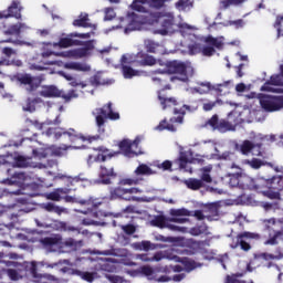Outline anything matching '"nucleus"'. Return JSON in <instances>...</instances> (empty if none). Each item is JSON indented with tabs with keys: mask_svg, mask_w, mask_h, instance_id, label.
<instances>
[{
	"mask_svg": "<svg viewBox=\"0 0 283 283\" xmlns=\"http://www.w3.org/2000/svg\"><path fill=\"white\" fill-rule=\"evenodd\" d=\"M145 24L158 25L156 33L161 34V36H167V34H174L176 32V19L171 13L163 12H150L146 15H140L133 13L130 20H128V27L125 28V34L134 32L135 30H140Z\"/></svg>",
	"mask_w": 283,
	"mask_h": 283,
	"instance_id": "nucleus-1",
	"label": "nucleus"
},
{
	"mask_svg": "<svg viewBox=\"0 0 283 283\" xmlns=\"http://www.w3.org/2000/svg\"><path fill=\"white\" fill-rule=\"evenodd\" d=\"M196 74V70L191 62H171L167 70H156L151 76L153 83L157 85H165L168 81L174 83L175 81H181V83H188Z\"/></svg>",
	"mask_w": 283,
	"mask_h": 283,
	"instance_id": "nucleus-2",
	"label": "nucleus"
},
{
	"mask_svg": "<svg viewBox=\"0 0 283 283\" xmlns=\"http://www.w3.org/2000/svg\"><path fill=\"white\" fill-rule=\"evenodd\" d=\"M39 243L46 253H72V251H78L83 247L82 240L76 241L72 238L63 240V235L59 233L41 238Z\"/></svg>",
	"mask_w": 283,
	"mask_h": 283,
	"instance_id": "nucleus-3",
	"label": "nucleus"
},
{
	"mask_svg": "<svg viewBox=\"0 0 283 283\" xmlns=\"http://www.w3.org/2000/svg\"><path fill=\"white\" fill-rule=\"evenodd\" d=\"M158 101L163 109H174V114L179 116L170 118L169 123H167L166 119L161 120L156 129H158V132H164V129H167L168 132H176V125H174V123L182 125L185 120V108H178L179 103L176 97H167V95L160 92L158 93Z\"/></svg>",
	"mask_w": 283,
	"mask_h": 283,
	"instance_id": "nucleus-4",
	"label": "nucleus"
},
{
	"mask_svg": "<svg viewBox=\"0 0 283 283\" xmlns=\"http://www.w3.org/2000/svg\"><path fill=\"white\" fill-rule=\"evenodd\" d=\"M240 125V114L232 111L228 114L227 118H221L218 114H214L206 120L203 127L211 129L212 132H219L220 134H227V132H235Z\"/></svg>",
	"mask_w": 283,
	"mask_h": 283,
	"instance_id": "nucleus-5",
	"label": "nucleus"
},
{
	"mask_svg": "<svg viewBox=\"0 0 283 283\" xmlns=\"http://www.w3.org/2000/svg\"><path fill=\"white\" fill-rule=\"evenodd\" d=\"M263 231H268L269 237L263 241L265 247H276L280 244V238L283 235V217L281 218H265L260 220Z\"/></svg>",
	"mask_w": 283,
	"mask_h": 283,
	"instance_id": "nucleus-6",
	"label": "nucleus"
},
{
	"mask_svg": "<svg viewBox=\"0 0 283 283\" xmlns=\"http://www.w3.org/2000/svg\"><path fill=\"white\" fill-rule=\"evenodd\" d=\"M45 135L53 136L55 140H59L61 136H67L71 143H76V140H83V143H94V140H98V138H101L98 135L84 136L83 134L76 132L74 128H69L65 130L64 128L50 127L46 129Z\"/></svg>",
	"mask_w": 283,
	"mask_h": 283,
	"instance_id": "nucleus-7",
	"label": "nucleus"
},
{
	"mask_svg": "<svg viewBox=\"0 0 283 283\" xmlns=\"http://www.w3.org/2000/svg\"><path fill=\"white\" fill-rule=\"evenodd\" d=\"M112 105V102H108L103 107L96 108L93 112V116H95V123L99 134H105V123H107V120H118L120 118V114L114 112Z\"/></svg>",
	"mask_w": 283,
	"mask_h": 283,
	"instance_id": "nucleus-8",
	"label": "nucleus"
},
{
	"mask_svg": "<svg viewBox=\"0 0 283 283\" xmlns=\"http://www.w3.org/2000/svg\"><path fill=\"white\" fill-rule=\"evenodd\" d=\"M176 249L157 251L153 255L147 253L136 254V260H140L142 262H161V260H171L174 262H179L181 264H187V258L181 259L180 256L174 254L176 253Z\"/></svg>",
	"mask_w": 283,
	"mask_h": 283,
	"instance_id": "nucleus-9",
	"label": "nucleus"
},
{
	"mask_svg": "<svg viewBox=\"0 0 283 283\" xmlns=\"http://www.w3.org/2000/svg\"><path fill=\"white\" fill-rule=\"evenodd\" d=\"M39 96H42V98H63L66 103H70L72 98H78V94L75 90L65 93L56 85H43L39 91Z\"/></svg>",
	"mask_w": 283,
	"mask_h": 283,
	"instance_id": "nucleus-10",
	"label": "nucleus"
},
{
	"mask_svg": "<svg viewBox=\"0 0 283 283\" xmlns=\"http://www.w3.org/2000/svg\"><path fill=\"white\" fill-rule=\"evenodd\" d=\"M258 101L263 112L273 113L283 109V95L259 93Z\"/></svg>",
	"mask_w": 283,
	"mask_h": 283,
	"instance_id": "nucleus-11",
	"label": "nucleus"
},
{
	"mask_svg": "<svg viewBox=\"0 0 283 283\" xmlns=\"http://www.w3.org/2000/svg\"><path fill=\"white\" fill-rule=\"evenodd\" d=\"M248 240H262V234L249 231L240 232L230 243V249H238V247H240L241 251L248 253V251H251L252 249L251 243H249Z\"/></svg>",
	"mask_w": 283,
	"mask_h": 283,
	"instance_id": "nucleus-12",
	"label": "nucleus"
},
{
	"mask_svg": "<svg viewBox=\"0 0 283 283\" xmlns=\"http://www.w3.org/2000/svg\"><path fill=\"white\" fill-rule=\"evenodd\" d=\"M262 143L251 142L249 139L243 140L241 144H235L234 149L242 156H264Z\"/></svg>",
	"mask_w": 283,
	"mask_h": 283,
	"instance_id": "nucleus-13",
	"label": "nucleus"
},
{
	"mask_svg": "<svg viewBox=\"0 0 283 283\" xmlns=\"http://www.w3.org/2000/svg\"><path fill=\"white\" fill-rule=\"evenodd\" d=\"M143 140L142 136H137L134 142L129 139H123L118 143V148L126 158H134V156H140L143 150H140V143Z\"/></svg>",
	"mask_w": 283,
	"mask_h": 283,
	"instance_id": "nucleus-14",
	"label": "nucleus"
},
{
	"mask_svg": "<svg viewBox=\"0 0 283 283\" xmlns=\"http://www.w3.org/2000/svg\"><path fill=\"white\" fill-rule=\"evenodd\" d=\"M270 260H283V253L281 248H276L275 253H268V252H259L254 253L253 258L250 260L248 264V269L251 270L258 266H264V262H269Z\"/></svg>",
	"mask_w": 283,
	"mask_h": 283,
	"instance_id": "nucleus-15",
	"label": "nucleus"
},
{
	"mask_svg": "<svg viewBox=\"0 0 283 283\" xmlns=\"http://www.w3.org/2000/svg\"><path fill=\"white\" fill-rule=\"evenodd\" d=\"M82 45H84V48L56 53V55L62 56L63 59H85V56H90L92 50H94V40L82 42Z\"/></svg>",
	"mask_w": 283,
	"mask_h": 283,
	"instance_id": "nucleus-16",
	"label": "nucleus"
},
{
	"mask_svg": "<svg viewBox=\"0 0 283 283\" xmlns=\"http://www.w3.org/2000/svg\"><path fill=\"white\" fill-rule=\"evenodd\" d=\"M12 81H15V83H19V85H23L24 90L29 92V94L36 92V90L41 87V80L30 74L13 75Z\"/></svg>",
	"mask_w": 283,
	"mask_h": 283,
	"instance_id": "nucleus-17",
	"label": "nucleus"
},
{
	"mask_svg": "<svg viewBox=\"0 0 283 283\" xmlns=\"http://www.w3.org/2000/svg\"><path fill=\"white\" fill-rule=\"evenodd\" d=\"M21 12H23V6L19 0H13L6 10L0 11V19H17L21 21L23 19Z\"/></svg>",
	"mask_w": 283,
	"mask_h": 283,
	"instance_id": "nucleus-18",
	"label": "nucleus"
},
{
	"mask_svg": "<svg viewBox=\"0 0 283 283\" xmlns=\"http://www.w3.org/2000/svg\"><path fill=\"white\" fill-rule=\"evenodd\" d=\"M127 196V188L123 187H116L111 190V199L112 200H128V201H137V202H154L156 200V197H149V198H138V197H125Z\"/></svg>",
	"mask_w": 283,
	"mask_h": 283,
	"instance_id": "nucleus-19",
	"label": "nucleus"
},
{
	"mask_svg": "<svg viewBox=\"0 0 283 283\" xmlns=\"http://www.w3.org/2000/svg\"><path fill=\"white\" fill-rule=\"evenodd\" d=\"M283 76L274 74L260 88L261 92H272L273 94H283Z\"/></svg>",
	"mask_w": 283,
	"mask_h": 283,
	"instance_id": "nucleus-20",
	"label": "nucleus"
},
{
	"mask_svg": "<svg viewBox=\"0 0 283 283\" xmlns=\"http://www.w3.org/2000/svg\"><path fill=\"white\" fill-rule=\"evenodd\" d=\"M10 171L11 169L8 168L4 172L7 178H0L1 185H9L10 187H12V185H15V187H19L21 189L23 185H25V180H28V175H25L24 172H14L13 175H11ZM9 176H11V178Z\"/></svg>",
	"mask_w": 283,
	"mask_h": 283,
	"instance_id": "nucleus-21",
	"label": "nucleus"
},
{
	"mask_svg": "<svg viewBox=\"0 0 283 283\" xmlns=\"http://www.w3.org/2000/svg\"><path fill=\"white\" fill-rule=\"evenodd\" d=\"M166 1L169 0H134L130 8L132 10H135V12L147 13V8H145V6L160 9L163 6H165Z\"/></svg>",
	"mask_w": 283,
	"mask_h": 283,
	"instance_id": "nucleus-22",
	"label": "nucleus"
},
{
	"mask_svg": "<svg viewBox=\"0 0 283 283\" xmlns=\"http://www.w3.org/2000/svg\"><path fill=\"white\" fill-rule=\"evenodd\" d=\"M136 63V57L129 54H124L120 59L122 72L124 78H134L138 76V71L132 69L128 65H134Z\"/></svg>",
	"mask_w": 283,
	"mask_h": 283,
	"instance_id": "nucleus-23",
	"label": "nucleus"
},
{
	"mask_svg": "<svg viewBox=\"0 0 283 283\" xmlns=\"http://www.w3.org/2000/svg\"><path fill=\"white\" fill-rule=\"evenodd\" d=\"M117 174L114 170V166L101 165L98 171L97 185H112V178H116Z\"/></svg>",
	"mask_w": 283,
	"mask_h": 283,
	"instance_id": "nucleus-24",
	"label": "nucleus"
},
{
	"mask_svg": "<svg viewBox=\"0 0 283 283\" xmlns=\"http://www.w3.org/2000/svg\"><path fill=\"white\" fill-rule=\"evenodd\" d=\"M77 205L85 207L87 210L82 211V213L87 214L92 213V211H95V209H98V207L103 205V201H98V199H95L94 197H87L86 199L78 197Z\"/></svg>",
	"mask_w": 283,
	"mask_h": 283,
	"instance_id": "nucleus-25",
	"label": "nucleus"
},
{
	"mask_svg": "<svg viewBox=\"0 0 283 283\" xmlns=\"http://www.w3.org/2000/svg\"><path fill=\"white\" fill-rule=\"evenodd\" d=\"M96 255H112L113 258H129V250L125 248L111 247L108 250H97Z\"/></svg>",
	"mask_w": 283,
	"mask_h": 283,
	"instance_id": "nucleus-26",
	"label": "nucleus"
},
{
	"mask_svg": "<svg viewBox=\"0 0 283 283\" xmlns=\"http://www.w3.org/2000/svg\"><path fill=\"white\" fill-rule=\"evenodd\" d=\"M156 63H158V60H156L154 55H149L144 52H139L136 54V57H135L136 65H140L142 67H145V66L156 65Z\"/></svg>",
	"mask_w": 283,
	"mask_h": 283,
	"instance_id": "nucleus-27",
	"label": "nucleus"
},
{
	"mask_svg": "<svg viewBox=\"0 0 283 283\" xmlns=\"http://www.w3.org/2000/svg\"><path fill=\"white\" fill-rule=\"evenodd\" d=\"M30 30V25L25 22H18L15 24H11L6 31L4 34L7 36H20L22 32H28Z\"/></svg>",
	"mask_w": 283,
	"mask_h": 283,
	"instance_id": "nucleus-28",
	"label": "nucleus"
},
{
	"mask_svg": "<svg viewBox=\"0 0 283 283\" xmlns=\"http://www.w3.org/2000/svg\"><path fill=\"white\" fill-rule=\"evenodd\" d=\"M31 275L33 277V282L35 283H56L59 279L51 274H41L36 272V268L31 269Z\"/></svg>",
	"mask_w": 283,
	"mask_h": 283,
	"instance_id": "nucleus-29",
	"label": "nucleus"
},
{
	"mask_svg": "<svg viewBox=\"0 0 283 283\" xmlns=\"http://www.w3.org/2000/svg\"><path fill=\"white\" fill-rule=\"evenodd\" d=\"M56 178H59L60 180H65L69 187H74L75 185H78V182H87V177L83 172L75 177L59 174Z\"/></svg>",
	"mask_w": 283,
	"mask_h": 283,
	"instance_id": "nucleus-30",
	"label": "nucleus"
},
{
	"mask_svg": "<svg viewBox=\"0 0 283 283\" xmlns=\"http://www.w3.org/2000/svg\"><path fill=\"white\" fill-rule=\"evenodd\" d=\"M63 67L74 72H92V66L87 62H66Z\"/></svg>",
	"mask_w": 283,
	"mask_h": 283,
	"instance_id": "nucleus-31",
	"label": "nucleus"
},
{
	"mask_svg": "<svg viewBox=\"0 0 283 283\" xmlns=\"http://www.w3.org/2000/svg\"><path fill=\"white\" fill-rule=\"evenodd\" d=\"M144 46L150 54H165V46L154 40H145Z\"/></svg>",
	"mask_w": 283,
	"mask_h": 283,
	"instance_id": "nucleus-32",
	"label": "nucleus"
},
{
	"mask_svg": "<svg viewBox=\"0 0 283 283\" xmlns=\"http://www.w3.org/2000/svg\"><path fill=\"white\" fill-rule=\"evenodd\" d=\"M255 191H259L260 193L264 195L265 198H269L270 200H281L282 195H280L281 190H275L273 188H268L266 186H260V188H253Z\"/></svg>",
	"mask_w": 283,
	"mask_h": 283,
	"instance_id": "nucleus-33",
	"label": "nucleus"
},
{
	"mask_svg": "<svg viewBox=\"0 0 283 283\" xmlns=\"http://www.w3.org/2000/svg\"><path fill=\"white\" fill-rule=\"evenodd\" d=\"M196 160L193 158V150L187 149V150H181L179 155V167L180 169H187V165L193 163Z\"/></svg>",
	"mask_w": 283,
	"mask_h": 283,
	"instance_id": "nucleus-34",
	"label": "nucleus"
},
{
	"mask_svg": "<svg viewBox=\"0 0 283 283\" xmlns=\"http://www.w3.org/2000/svg\"><path fill=\"white\" fill-rule=\"evenodd\" d=\"M42 209L49 213H56V216H63V213H70V210L65 207H60L54 202L42 203Z\"/></svg>",
	"mask_w": 283,
	"mask_h": 283,
	"instance_id": "nucleus-35",
	"label": "nucleus"
},
{
	"mask_svg": "<svg viewBox=\"0 0 283 283\" xmlns=\"http://www.w3.org/2000/svg\"><path fill=\"white\" fill-rule=\"evenodd\" d=\"M71 275H77V277H81V280H83L84 282L92 283L98 277V272L72 270Z\"/></svg>",
	"mask_w": 283,
	"mask_h": 283,
	"instance_id": "nucleus-36",
	"label": "nucleus"
},
{
	"mask_svg": "<svg viewBox=\"0 0 283 283\" xmlns=\"http://www.w3.org/2000/svg\"><path fill=\"white\" fill-rule=\"evenodd\" d=\"M75 28H92L96 30V24L90 23V15L87 13H81L78 19L73 21Z\"/></svg>",
	"mask_w": 283,
	"mask_h": 283,
	"instance_id": "nucleus-37",
	"label": "nucleus"
},
{
	"mask_svg": "<svg viewBox=\"0 0 283 283\" xmlns=\"http://www.w3.org/2000/svg\"><path fill=\"white\" fill-rule=\"evenodd\" d=\"M72 189L70 188H57L52 192H49L45 195L46 200H53L54 202H60V200L63 198L62 196H65L70 193Z\"/></svg>",
	"mask_w": 283,
	"mask_h": 283,
	"instance_id": "nucleus-38",
	"label": "nucleus"
},
{
	"mask_svg": "<svg viewBox=\"0 0 283 283\" xmlns=\"http://www.w3.org/2000/svg\"><path fill=\"white\" fill-rule=\"evenodd\" d=\"M75 36H66L61 38L59 43H54V46L59 45V48H72L73 45H83V42L81 40H73Z\"/></svg>",
	"mask_w": 283,
	"mask_h": 283,
	"instance_id": "nucleus-39",
	"label": "nucleus"
},
{
	"mask_svg": "<svg viewBox=\"0 0 283 283\" xmlns=\"http://www.w3.org/2000/svg\"><path fill=\"white\" fill-rule=\"evenodd\" d=\"M184 185H186L187 189H191V191H198L205 187V182L200 179L189 178L184 180Z\"/></svg>",
	"mask_w": 283,
	"mask_h": 283,
	"instance_id": "nucleus-40",
	"label": "nucleus"
},
{
	"mask_svg": "<svg viewBox=\"0 0 283 283\" xmlns=\"http://www.w3.org/2000/svg\"><path fill=\"white\" fill-rule=\"evenodd\" d=\"M135 176L140 177V176H154L156 175V170L151 169L146 164H140L134 171Z\"/></svg>",
	"mask_w": 283,
	"mask_h": 283,
	"instance_id": "nucleus-41",
	"label": "nucleus"
},
{
	"mask_svg": "<svg viewBox=\"0 0 283 283\" xmlns=\"http://www.w3.org/2000/svg\"><path fill=\"white\" fill-rule=\"evenodd\" d=\"M206 43H208V45H210L211 48H217V50H222V48H224V38L223 36L213 38L209 35L208 38H206Z\"/></svg>",
	"mask_w": 283,
	"mask_h": 283,
	"instance_id": "nucleus-42",
	"label": "nucleus"
},
{
	"mask_svg": "<svg viewBox=\"0 0 283 283\" xmlns=\"http://www.w3.org/2000/svg\"><path fill=\"white\" fill-rule=\"evenodd\" d=\"M42 99L40 97H35V98H28L25 104L23 105V111L24 112H35L36 111V105L38 103H41Z\"/></svg>",
	"mask_w": 283,
	"mask_h": 283,
	"instance_id": "nucleus-43",
	"label": "nucleus"
},
{
	"mask_svg": "<svg viewBox=\"0 0 283 283\" xmlns=\"http://www.w3.org/2000/svg\"><path fill=\"white\" fill-rule=\"evenodd\" d=\"M175 6L179 12H187L193 8V2L190 0H179Z\"/></svg>",
	"mask_w": 283,
	"mask_h": 283,
	"instance_id": "nucleus-44",
	"label": "nucleus"
},
{
	"mask_svg": "<svg viewBox=\"0 0 283 283\" xmlns=\"http://www.w3.org/2000/svg\"><path fill=\"white\" fill-rule=\"evenodd\" d=\"M212 169H213V166H211V165L201 168L202 175H201L200 180H202L203 184L205 182H207V184L213 182V179L211 178V175H210Z\"/></svg>",
	"mask_w": 283,
	"mask_h": 283,
	"instance_id": "nucleus-45",
	"label": "nucleus"
},
{
	"mask_svg": "<svg viewBox=\"0 0 283 283\" xmlns=\"http://www.w3.org/2000/svg\"><path fill=\"white\" fill-rule=\"evenodd\" d=\"M171 218H187L191 216V211L186 208L170 209Z\"/></svg>",
	"mask_w": 283,
	"mask_h": 283,
	"instance_id": "nucleus-46",
	"label": "nucleus"
},
{
	"mask_svg": "<svg viewBox=\"0 0 283 283\" xmlns=\"http://www.w3.org/2000/svg\"><path fill=\"white\" fill-rule=\"evenodd\" d=\"M139 273H142V275H145L147 280H156V271H154V268L149 265L142 266L139 269Z\"/></svg>",
	"mask_w": 283,
	"mask_h": 283,
	"instance_id": "nucleus-47",
	"label": "nucleus"
},
{
	"mask_svg": "<svg viewBox=\"0 0 283 283\" xmlns=\"http://www.w3.org/2000/svg\"><path fill=\"white\" fill-rule=\"evenodd\" d=\"M207 231H209V227H207V224L203 223V224L191 228L189 230V233L190 235L198 237V235H202V233H207Z\"/></svg>",
	"mask_w": 283,
	"mask_h": 283,
	"instance_id": "nucleus-48",
	"label": "nucleus"
},
{
	"mask_svg": "<svg viewBox=\"0 0 283 283\" xmlns=\"http://www.w3.org/2000/svg\"><path fill=\"white\" fill-rule=\"evenodd\" d=\"M63 264H70L69 260H59L56 262L50 263L42 261L41 266H45V269H59L60 266H63Z\"/></svg>",
	"mask_w": 283,
	"mask_h": 283,
	"instance_id": "nucleus-49",
	"label": "nucleus"
},
{
	"mask_svg": "<svg viewBox=\"0 0 283 283\" xmlns=\"http://www.w3.org/2000/svg\"><path fill=\"white\" fill-rule=\"evenodd\" d=\"M151 227H158L159 229H167V221H165V217L157 216L153 220H150Z\"/></svg>",
	"mask_w": 283,
	"mask_h": 283,
	"instance_id": "nucleus-50",
	"label": "nucleus"
},
{
	"mask_svg": "<svg viewBox=\"0 0 283 283\" xmlns=\"http://www.w3.org/2000/svg\"><path fill=\"white\" fill-rule=\"evenodd\" d=\"M140 182H143V178L140 177L124 178L119 181V185L133 187V186L139 185Z\"/></svg>",
	"mask_w": 283,
	"mask_h": 283,
	"instance_id": "nucleus-51",
	"label": "nucleus"
},
{
	"mask_svg": "<svg viewBox=\"0 0 283 283\" xmlns=\"http://www.w3.org/2000/svg\"><path fill=\"white\" fill-rule=\"evenodd\" d=\"M261 207L266 213H269V211H280V203L277 202H263Z\"/></svg>",
	"mask_w": 283,
	"mask_h": 283,
	"instance_id": "nucleus-52",
	"label": "nucleus"
},
{
	"mask_svg": "<svg viewBox=\"0 0 283 283\" xmlns=\"http://www.w3.org/2000/svg\"><path fill=\"white\" fill-rule=\"evenodd\" d=\"M191 216L196 218V220H211V216H209L208 210H195L193 213L191 212Z\"/></svg>",
	"mask_w": 283,
	"mask_h": 283,
	"instance_id": "nucleus-53",
	"label": "nucleus"
},
{
	"mask_svg": "<svg viewBox=\"0 0 283 283\" xmlns=\"http://www.w3.org/2000/svg\"><path fill=\"white\" fill-rule=\"evenodd\" d=\"M242 165H249V167H251L252 169H260V167H262V160H260L258 158H253L251 160L243 159Z\"/></svg>",
	"mask_w": 283,
	"mask_h": 283,
	"instance_id": "nucleus-54",
	"label": "nucleus"
},
{
	"mask_svg": "<svg viewBox=\"0 0 283 283\" xmlns=\"http://www.w3.org/2000/svg\"><path fill=\"white\" fill-rule=\"evenodd\" d=\"M217 105H222V99H217L214 102L206 101L202 104L203 112H211Z\"/></svg>",
	"mask_w": 283,
	"mask_h": 283,
	"instance_id": "nucleus-55",
	"label": "nucleus"
},
{
	"mask_svg": "<svg viewBox=\"0 0 283 283\" xmlns=\"http://www.w3.org/2000/svg\"><path fill=\"white\" fill-rule=\"evenodd\" d=\"M197 85L201 90V94H209V92H213V84H211V82H198Z\"/></svg>",
	"mask_w": 283,
	"mask_h": 283,
	"instance_id": "nucleus-56",
	"label": "nucleus"
},
{
	"mask_svg": "<svg viewBox=\"0 0 283 283\" xmlns=\"http://www.w3.org/2000/svg\"><path fill=\"white\" fill-rule=\"evenodd\" d=\"M188 52L191 56L196 55V54H201L202 52V44L200 43H192L190 45H188Z\"/></svg>",
	"mask_w": 283,
	"mask_h": 283,
	"instance_id": "nucleus-57",
	"label": "nucleus"
},
{
	"mask_svg": "<svg viewBox=\"0 0 283 283\" xmlns=\"http://www.w3.org/2000/svg\"><path fill=\"white\" fill-rule=\"evenodd\" d=\"M0 43H12L13 45H28V48H34V43L25 42V41H21V40L8 39V40L0 41Z\"/></svg>",
	"mask_w": 283,
	"mask_h": 283,
	"instance_id": "nucleus-58",
	"label": "nucleus"
},
{
	"mask_svg": "<svg viewBox=\"0 0 283 283\" xmlns=\"http://www.w3.org/2000/svg\"><path fill=\"white\" fill-rule=\"evenodd\" d=\"M166 229H169V231H175L177 233H187V231H189L187 227H180L174 223H167Z\"/></svg>",
	"mask_w": 283,
	"mask_h": 283,
	"instance_id": "nucleus-59",
	"label": "nucleus"
},
{
	"mask_svg": "<svg viewBox=\"0 0 283 283\" xmlns=\"http://www.w3.org/2000/svg\"><path fill=\"white\" fill-rule=\"evenodd\" d=\"M51 229H54L55 231H67V222L55 220L52 223Z\"/></svg>",
	"mask_w": 283,
	"mask_h": 283,
	"instance_id": "nucleus-60",
	"label": "nucleus"
},
{
	"mask_svg": "<svg viewBox=\"0 0 283 283\" xmlns=\"http://www.w3.org/2000/svg\"><path fill=\"white\" fill-rule=\"evenodd\" d=\"M104 262H106V264H104L102 268L104 271H107L108 273H114V271H116V266L109 265V263L114 264L116 259H104Z\"/></svg>",
	"mask_w": 283,
	"mask_h": 283,
	"instance_id": "nucleus-61",
	"label": "nucleus"
},
{
	"mask_svg": "<svg viewBox=\"0 0 283 283\" xmlns=\"http://www.w3.org/2000/svg\"><path fill=\"white\" fill-rule=\"evenodd\" d=\"M12 163H14L13 154L0 155V165H12Z\"/></svg>",
	"mask_w": 283,
	"mask_h": 283,
	"instance_id": "nucleus-62",
	"label": "nucleus"
},
{
	"mask_svg": "<svg viewBox=\"0 0 283 283\" xmlns=\"http://www.w3.org/2000/svg\"><path fill=\"white\" fill-rule=\"evenodd\" d=\"M202 56H213L216 54V48L211 46V44L201 46Z\"/></svg>",
	"mask_w": 283,
	"mask_h": 283,
	"instance_id": "nucleus-63",
	"label": "nucleus"
},
{
	"mask_svg": "<svg viewBox=\"0 0 283 283\" xmlns=\"http://www.w3.org/2000/svg\"><path fill=\"white\" fill-rule=\"evenodd\" d=\"M1 54H3V56L7 59H11V56H17V50L10 46H4L1 49Z\"/></svg>",
	"mask_w": 283,
	"mask_h": 283,
	"instance_id": "nucleus-64",
	"label": "nucleus"
}]
</instances>
